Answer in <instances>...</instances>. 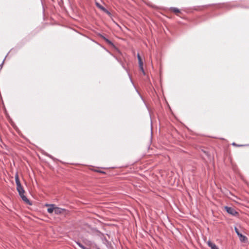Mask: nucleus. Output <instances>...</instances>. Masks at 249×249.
<instances>
[{"instance_id": "f257e3e1", "label": "nucleus", "mask_w": 249, "mask_h": 249, "mask_svg": "<svg viewBox=\"0 0 249 249\" xmlns=\"http://www.w3.org/2000/svg\"><path fill=\"white\" fill-rule=\"evenodd\" d=\"M15 182L17 185V190L22 200L26 204L32 205V203L24 195L25 190L21 184L18 173H16L15 175Z\"/></svg>"}, {"instance_id": "f03ea898", "label": "nucleus", "mask_w": 249, "mask_h": 249, "mask_svg": "<svg viewBox=\"0 0 249 249\" xmlns=\"http://www.w3.org/2000/svg\"><path fill=\"white\" fill-rule=\"evenodd\" d=\"M224 209L229 214L232 216H236L238 214V212L232 207L225 206Z\"/></svg>"}, {"instance_id": "7ed1b4c3", "label": "nucleus", "mask_w": 249, "mask_h": 249, "mask_svg": "<svg viewBox=\"0 0 249 249\" xmlns=\"http://www.w3.org/2000/svg\"><path fill=\"white\" fill-rule=\"evenodd\" d=\"M96 6L103 12L106 13L107 15H108L110 17L111 16V13L107 9L105 8L104 6H102L99 3H96Z\"/></svg>"}, {"instance_id": "20e7f679", "label": "nucleus", "mask_w": 249, "mask_h": 249, "mask_svg": "<svg viewBox=\"0 0 249 249\" xmlns=\"http://www.w3.org/2000/svg\"><path fill=\"white\" fill-rule=\"evenodd\" d=\"M46 206L48 207L49 208L47 209V212L49 213H52L53 212H54L55 209V205L53 204H46L45 205Z\"/></svg>"}, {"instance_id": "39448f33", "label": "nucleus", "mask_w": 249, "mask_h": 249, "mask_svg": "<svg viewBox=\"0 0 249 249\" xmlns=\"http://www.w3.org/2000/svg\"><path fill=\"white\" fill-rule=\"evenodd\" d=\"M66 209L61 208L57 207L55 206V209L54 210V213L55 214H59L62 213L63 212L66 211Z\"/></svg>"}, {"instance_id": "423d86ee", "label": "nucleus", "mask_w": 249, "mask_h": 249, "mask_svg": "<svg viewBox=\"0 0 249 249\" xmlns=\"http://www.w3.org/2000/svg\"><path fill=\"white\" fill-rule=\"evenodd\" d=\"M100 36L102 39H103L106 42V43H107L108 45H110L111 46H114V44L112 43V42L111 41H110V40H109L107 37H106L104 36H103L102 35H100Z\"/></svg>"}, {"instance_id": "0eeeda50", "label": "nucleus", "mask_w": 249, "mask_h": 249, "mask_svg": "<svg viewBox=\"0 0 249 249\" xmlns=\"http://www.w3.org/2000/svg\"><path fill=\"white\" fill-rule=\"evenodd\" d=\"M238 236L239 238L240 241L242 242H246L248 240L247 237L246 236L243 235L241 233L239 234Z\"/></svg>"}, {"instance_id": "6e6552de", "label": "nucleus", "mask_w": 249, "mask_h": 249, "mask_svg": "<svg viewBox=\"0 0 249 249\" xmlns=\"http://www.w3.org/2000/svg\"><path fill=\"white\" fill-rule=\"evenodd\" d=\"M207 244L208 246L211 248V249H215L217 247L214 243L210 241H208Z\"/></svg>"}, {"instance_id": "1a4fd4ad", "label": "nucleus", "mask_w": 249, "mask_h": 249, "mask_svg": "<svg viewBox=\"0 0 249 249\" xmlns=\"http://www.w3.org/2000/svg\"><path fill=\"white\" fill-rule=\"evenodd\" d=\"M139 65L140 69L142 71V72L143 74L144 75H145V72L144 71V69H143V62H140V63H139Z\"/></svg>"}, {"instance_id": "9d476101", "label": "nucleus", "mask_w": 249, "mask_h": 249, "mask_svg": "<svg viewBox=\"0 0 249 249\" xmlns=\"http://www.w3.org/2000/svg\"><path fill=\"white\" fill-rule=\"evenodd\" d=\"M170 10L172 11V12H174V13H180V10L177 8V7H172L170 8Z\"/></svg>"}, {"instance_id": "9b49d317", "label": "nucleus", "mask_w": 249, "mask_h": 249, "mask_svg": "<svg viewBox=\"0 0 249 249\" xmlns=\"http://www.w3.org/2000/svg\"><path fill=\"white\" fill-rule=\"evenodd\" d=\"M44 155H46V156L48 157L50 159L53 160H55V159L53 156H52V155H51L49 154L45 153H44Z\"/></svg>"}, {"instance_id": "f8f14e48", "label": "nucleus", "mask_w": 249, "mask_h": 249, "mask_svg": "<svg viewBox=\"0 0 249 249\" xmlns=\"http://www.w3.org/2000/svg\"><path fill=\"white\" fill-rule=\"evenodd\" d=\"M76 244L81 249H84L85 246H83L80 242H76Z\"/></svg>"}, {"instance_id": "ddd939ff", "label": "nucleus", "mask_w": 249, "mask_h": 249, "mask_svg": "<svg viewBox=\"0 0 249 249\" xmlns=\"http://www.w3.org/2000/svg\"><path fill=\"white\" fill-rule=\"evenodd\" d=\"M137 58H138V63H140V62H142V59L141 58L140 54L139 53H137Z\"/></svg>"}, {"instance_id": "4468645a", "label": "nucleus", "mask_w": 249, "mask_h": 249, "mask_svg": "<svg viewBox=\"0 0 249 249\" xmlns=\"http://www.w3.org/2000/svg\"><path fill=\"white\" fill-rule=\"evenodd\" d=\"M122 66H123V67L124 68V69H125V70L127 71V73H128V76H129V78H130V81H131V83H132V84H133V81H132V79H131V76H130V75L129 73L128 72V71H127V69H126V68H125L123 66V65H122Z\"/></svg>"}, {"instance_id": "2eb2a0df", "label": "nucleus", "mask_w": 249, "mask_h": 249, "mask_svg": "<svg viewBox=\"0 0 249 249\" xmlns=\"http://www.w3.org/2000/svg\"><path fill=\"white\" fill-rule=\"evenodd\" d=\"M234 231L237 235H239V234L241 233L236 227H234Z\"/></svg>"}, {"instance_id": "dca6fc26", "label": "nucleus", "mask_w": 249, "mask_h": 249, "mask_svg": "<svg viewBox=\"0 0 249 249\" xmlns=\"http://www.w3.org/2000/svg\"><path fill=\"white\" fill-rule=\"evenodd\" d=\"M95 172L100 173H102V174H105V172L102 171V170H96Z\"/></svg>"}, {"instance_id": "f3484780", "label": "nucleus", "mask_w": 249, "mask_h": 249, "mask_svg": "<svg viewBox=\"0 0 249 249\" xmlns=\"http://www.w3.org/2000/svg\"><path fill=\"white\" fill-rule=\"evenodd\" d=\"M232 145L237 146H242V145H237V144H236L235 142H233V143H232Z\"/></svg>"}, {"instance_id": "a211bd4d", "label": "nucleus", "mask_w": 249, "mask_h": 249, "mask_svg": "<svg viewBox=\"0 0 249 249\" xmlns=\"http://www.w3.org/2000/svg\"><path fill=\"white\" fill-rule=\"evenodd\" d=\"M4 59H5V58H4ZM4 60H3V61H2V63L0 65V67H2V65H3V62H4Z\"/></svg>"}, {"instance_id": "6ab92c4d", "label": "nucleus", "mask_w": 249, "mask_h": 249, "mask_svg": "<svg viewBox=\"0 0 249 249\" xmlns=\"http://www.w3.org/2000/svg\"><path fill=\"white\" fill-rule=\"evenodd\" d=\"M246 8H249V6H245Z\"/></svg>"}, {"instance_id": "aec40b11", "label": "nucleus", "mask_w": 249, "mask_h": 249, "mask_svg": "<svg viewBox=\"0 0 249 249\" xmlns=\"http://www.w3.org/2000/svg\"><path fill=\"white\" fill-rule=\"evenodd\" d=\"M237 7L240 6V5H237ZM241 7H243L242 6H241Z\"/></svg>"}, {"instance_id": "412c9836", "label": "nucleus", "mask_w": 249, "mask_h": 249, "mask_svg": "<svg viewBox=\"0 0 249 249\" xmlns=\"http://www.w3.org/2000/svg\"><path fill=\"white\" fill-rule=\"evenodd\" d=\"M97 249H100L99 248H97Z\"/></svg>"}]
</instances>
